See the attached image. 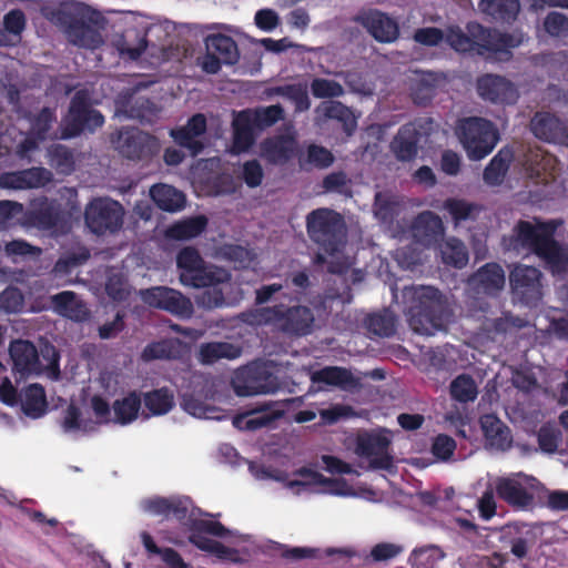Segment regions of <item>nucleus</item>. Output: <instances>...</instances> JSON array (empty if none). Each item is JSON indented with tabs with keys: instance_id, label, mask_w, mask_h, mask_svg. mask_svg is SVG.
Segmentation results:
<instances>
[{
	"instance_id": "obj_38",
	"label": "nucleus",
	"mask_w": 568,
	"mask_h": 568,
	"mask_svg": "<svg viewBox=\"0 0 568 568\" xmlns=\"http://www.w3.org/2000/svg\"><path fill=\"white\" fill-rule=\"evenodd\" d=\"M207 52L215 54L225 64H234L239 60V49L234 40L227 36L213 34L205 39Z\"/></svg>"
},
{
	"instance_id": "obj_32",
	"label": "nucleus",
	"mask_w": 568,
	"mask_h": 568,
	"mask_svg": "<svg viewBox=\"0 0 568 568\" xmlns=\"http://www.w3.org/2000/svg\"><path fill=\"white\" fill-rule=\"evenodd\" d=\"M160 109L148 98L142 95H131L125 104L116 110V115H124L130 119L152 122L159 114Z\"/></svg>"
},
{
	"instance_id": "obj_21",
	"label": "nucleus",
	"mask_w": 568,
	"mask_h": 568,
	"mask_svg": "<svg viewBox=\"0 0 568 568\" xmlns=\"http://www.w3.org/2000/svg\"><path fill=\"white\" fill-rule=\"evenodd\" d=\"M284 414V404L270 402L257 406L234 418V425L240 429L255 430L268 426Z\"/></svg>"
},
{
	"instance_id": "obj_27",
	"label": "nucleus",
	"mask_w": 568,
	"mask_h": 568,
	"mask_svg": "<svg viewBox=\"0 0 568 568\" xmlns=\"http://www.w3.org/2000/svg\"><path fill=\"white\" fill-rule=\"evenodd\" d=\"M52 308L61 316L81 322L89 317V310L83 302L70 291H64L50 297Z\"/></svg>"
},
{
	"instance_id": "obj_33",
	"label": "nucleus",
	"mask_w": 568,
	"mask_h": 568,
	"mask_svg": "<svg viewBox=\"0 0 568 568\" xmlns=\"http://www.w3.org/2000/svg\"><path fill=\"white\" fill-rule=\"evenodd\" d=\"M496 490L499 497L514 507L527 508L532 505L534 496L511 478H498Z\"/></svg>"
},
{
	"instance_id": "obj_34",
	"label": "nucleus",
	"mask_w": 568,
	"mask_h": 568,
	"mask_svg": "<svg viewBox=\"0 0 568 568\" xmlns=\"http://www.w3.org/2000/svg\"><path fill=\"white\" fill-rule=\"evenodd\" d=\"M242 354L240 345L230 342H213L202 344L199 359L203 364H213L220 359H235Z\"/></svg>"
},
{
	"instance_id": "obj_1",
	"label": "nucleus",
	"mask_w": 568,
	"mask_h": 568,
	"mask_svg": "<svg viewBox=\"0 0 568 568\" xmlns=\"http://www.w3.org/2000/svg\"><path fill=\"white\" fill-rule=\"evenodd\" d=\"M402 303L409 327L422 335L444 329L453 316L449 298L435 286H406L402 291Z\"/></svg>"
},
{
	"instance_id": "obj_4",
	"label": "nucleus",
	"mask_w": 568,
	"mask_h": 568,
	"mask_svg": "<svg viewBox=\"0 0 568 568\" xmlns=\"http://www.w3.org/2000/svg\"><path fill=\"white\" fill-rule=\"evenodd\" d=\"M180 282L195 288L222 284L230 280L226 270L206 264L194 247H184L176 255Z\"/></svg>"
},
{
	"instance_id": "obj_53",
	"label": "nucleus",
	"mask_w": 568,
	"mask_h": 568,
	"mask_svg": "<svg viewBox=\"0 0 568 568\" xmlns=\"http://www.w3.org/2000/svg\"><path fill=\"white\" fill-rule=\"evenodd\" d=\"M49 163L61 174H70L74 169L73 154L61 144L52 145L48 150Z\"/></svg>"
},
{
	"instance_id": "obj_58",
	"label": "nucleus",
	"mask_w": 568,
	"mask_h": 568,
	"mask_svg": "<svg viewBox=\"0 0 568 568\" xmlns=\"http://www.w3.org/2000/svg\"><path fill=\"white\" fill-rule=\"evenodd\" d=\"M445 42L457 52H471L469 33L464 32L457 26H449L445 29Z\"/></svg>"
},
{
	"instance_id": "obj_57",
	"label": "nucleus",
	"mask_w": 568,
	"mask_h": 568,
	"mask_svg": "<svg viewBox=\"0 0 568 568\" xmlns=\"http://www.w3.org/2000/svg\"><path fill=\"white\" fill-rule=\"evenodd\" d=\"M20 126L23 128V123L28 122L29 128L28 132L32 135L37 136L38 140H44L47 138V132L51 128L52 123V114L48 109H43L39 115L34 119L23 118L20 120Z\"/></svg>"
},
{
	"instance_id": "obj_3",
	"label": "nucleus",
	"mask_w": 568,
	"mask_h": 568,
	"mask_svg": "<svg viewBox=\"0 0 568 568\" xmlns=\"http://www.w3.org/2000/svg\"><path fill=\"white\" fill-rule=\"evenodd\" d=\"M508 251L521 253L532 251L542 258L554 273L568 272V250L560 247L552 239V229L544 224L521 221L511 234L503 239Z\"/></svg>"
},
{
	"instance_id": "obj_54",
	"label": "nucleus",
	"mask_w": 568,
	"mask_h": 568,
	"mask_svg": "<svg viewBox=\"0 0 568 568\" xmlns=\"http://www.w3.org/2000/svg\"><path fill=\"white\" fill-rule=\"evenodd\" d=\"M116 48L121 54H126L130 59H136L144 52L146 40L143 36L129 31L116 41Z\"/></svg>"
},
{
	"instance_id": "obj_43",
	"label": "nucleus",
	"mask_w": 568,
	"mask_h": 568,
	"mask_svg": "<svg viewBox=\"0 0 568 568\" xmlns=\"http://www.w3.org/2000/svg\"><path fill=\"white\" fill-rule=\"evenodd\" d=\"M182 343L176 338L164 339L148 345L142 352L144 361L170 359L180 356Z\"/></svg>"
},
{
	"instance_id": "obj_10",
	"label": "nucleus",
	"mask_w": 568,
	"mask_h": 568,
	"mask_svg": "<svg viewBox=\"0 0 568 568\" xmlns=\"http://www.w3.org/2000/svg\"><path fill=\"white\" fill-rule=\"evenodd\" d=\"M513 297L526 305H536L544 296L542 273L524 263L514 264L509 271Z\"/></svg>"
},
{
	"instance_id": "obj_45",
	"label": "nucleus",
	"mask_w": 568,
	"mask_h": 568,
	"mask_svg": "<svg viewBox=\"0 0 568 568\" xmlns=\"http://www.w3.org/2000/svg\"><path fill=\"white\" fill-rule=\"evenodd\" d=\"M45 407L47 402L43 388L38 384L29 386L22 402L24 414L32 418H39L44 414Z\"/></svg>"
},
{
	"instance_id": "obj_62",
	"label": "nucleus",
	"mask_w": 568,
	"mask_h": 568,
	"mask_svg": "<svg viewBox=\"0 0 568 568\" xmlns=\"http://www.w3.org/2000/svg\"><path fill=\"white\" fill-rule=\"evenodd\" d=\"M445 30L435 28V27H427V28H420L417 29L414 32L413 39L426 47H434L442 43L445 39Z\"/></svg>"
},
{
	"instance_id": "obj_41",
	"label": "nucleus",
	"mask_w": 568,
	"mask_h": 568,
	"mask_svg": "<svg viewBox=\"0 0 568 568\" xmlns=\"http://www.w3.org/2000/svg\"><path fill=\"white\" fill-rule=\"evenodd\" d=\"M141 407V398L135 394L116 399L112 405L113 422L126 425L136 419Z\"/></svg>"
},
{
	"instance_id": "obj_8",
	"label": "nucleus",
	"mask_w": 568,
	"mask_h": 568,
	"mask_svg": "<svg viewBox=\"0 0 568 568\" xmlns=\"http://www.w3.org/2000/svg\"><path fill=\"white\" fill-rule=\"evenodd\" d=\"M314 316L305 306L286 308L284 305L263 307L254 314V323L273 324L277 328L293 334L305 335L311 332Z\"/></svg>"
},
{
	"instance_id": "obj_64",
	"label": "nucleus",
	"mask_w": 568,
	"mask_h": 568,
	"mask_svg": "<svg viewBox=\"0 0 568 568\" xmlns=\"http://www.w3.org/2000/svg\"><path fill=\"white\" fill-rule=\"evenodd\" d=\"M398 204L394 196L378 193L375 199L374 212L383 221H387L396 212Z\"/></svg>"
},
{
	"instance_id": "obj_48",
	"label": "nucleus",
	"mask_w": 568,
	"mask_h": 568,
	"mask_svg": "<svg viewBox=\"0 0 568 568\" xmlns=\"http://www.w3.org/2000/svg\"><path fill=\"white\" fill-rule=\"evenodd\" d=\"M190 541L195 545L199 549L213 554L217 558L229 559L232 561L237 560L236 550L225 547L219 541L209 539L201 534L194 532L190 536Z\"/></svg>"
},
{
	"instance_id": "obj_49",
	"label": "nucleus",
	"mask_w": 568,
	"mask_h": 568,
	"mask_svg": "<svg viewBox=\"0 0 568 568\" xmlns=\"http://www.w3.org/2000/svg\"><path fill=\"white\" fill-rule=\"evenodd\" d=\"M450 394L460 403L473 402L477 398L478 387L469 375H459L450 384Z\"/></svg>"
},
{
	"instance_id": "obj_31",
	"label": "nucleus",
	"mask_w": 568,
	"mask_h": 568,
	"mask_svg": "<svg viewBox=\"0 0 568 568\" xmlns=\"http://www.w3.org/2000/svg\"><path fill=\"white\" fill-rule=\"evenodd\" d=\"M315 121L324 123L327 120L339 121L346 131H352L356 124L353 112L343 103L337 101L322 102L315 109Z\"/></svg>"
},
{
	"instance_id": "obj_35",
	"label": "nucleus",
	"mask_w": 568,
	"mask_h": 568,
	"mask_svg": "<svg viewBox=\"0 0 568 568\" xmlns=\"http://www.w3.org/2000/svg\"><path fill=\"white\" fill-rule=\"evenodd\" d=\"M150 195L159 209L176 212L184 207L185 196L175 187L168 184H155L150 189Z\"/></svg>"
},
{
	"instance_id": "obj_7",
	"label": "nucleus",
	"mask_w": 568,
	"mask_h": 568,
	"mask_svg": "<svg viewBox=\"0 0 568 568\" xmlns=\"http://www.w3.org/2000/svg\"><path fill=\"white\" fill-rule=\"evenodd\" d=\"M457 134L471 160L484 159L493 151L499 140L495 125L484 118L460 120Z\"/></svg>"
},
{
	"instance_id": "obj_26",
	"label": "nucleus",
	"mask_w": 568,
	"mask_h": 568,
	"mask_svg": "<svg viewBox=\"0 0 568 568\" xmlns=\"http://www.w3.org/2000/svg\"><path fill=\"white\" fill-rule=\"evenodd\" d=\"M361 21L379 42H392L398 37L397 23L383 12L369 11L361 18Z\"/></svg>"
},
{
	"instance_id": "obj_6",
	"label": "nucleus",
	"mask_w": 568,
	"mask_h": 568,
	"mask_svg": "<svg viewBox=\"0 0 568 568\" xmlns=\"http://www.w3.org/2000/svg\"><path fill=\"white\" fill-rule=\"evenodd\" d=\"M278 372L273 362L253 363L236 372L232 379L233 389L243 397L274 393L281 386Z\"/></svg>"
},
{
	"instance_id": "obj_51",
	"label": "nucleus",
	"mask_w": 568,
	"mask_h": 568,
	"mask_svg": "<svg viewBox=\"0 0 568 568\" xmlns=\"http://www.w3.org/2000/svg\"><path fill=\"white\" fill-rule=\"evenodd\" d=\"M144 405L153 415L166 414L174 405L173 394L163 388L145 393Z\"/></svg>"
},
{
	"instance_id": "obj_17",
	"label": "nucleus",
	"mask_w": 568,
	"mask_h": 568,
	"mask_svg": "<svg viewBox=\"0 0 568 568\" xmlns=\"http://www.w3.org/2000/svg\"><path fill=\"white\" fill-rule=\"evenodd\" d=\"M478 94L486 101L496 104L511 105L519 99L517 87L500 75L486 74L478 79Z\"/></svg>"
},
{
	"instance_id": "obj_44",
	"label": "nucleus",
	"mask_w": 568,
	"mask_h": 568,
	"mask_svg": "<svg viewBox=\"0 0 568 568\" xmlns=\"http://www.w3.org/2000/svg\"><path fill=\"white\" fill-rule=\"evenodd\" d=\"M513 160V153L508 149H501L490 161L484 172V180L490 185H498L503 182Z\"/></svg>"
},
{
	"instance_id": "obj_61",
	"label": "nucleus",
	"mask_w": 568,
	"mask_h": 568,
	"mask_svg": "<svg viewBox=\"0 0 568 568\" xmlns=\"http://www.w3.org/2000/svg\"><path fill=\"white\" fill-rule=\"evenodd\" d=\"M105 291L115 301H122L129 295V286L123 276L115 271H110L105 284Z\"/></svg>"
},
{
	"instance_id": "obj_63",
	"label": "nucleus",
	"mask_w": 568,
	"mask_h": 568,
	"mask_svg": "<svg viewBox=\"0 0 568 568\" xmlns=\"http://www.w3.org/2000/svg\"><path fill=\"white\" fill-rule=\"evenodd\" d=\"M23 297L17 288H7L0 294V312L17 313L21 310Z\"/></svg>"
},
{
	"instance_id": "obj_12",
	"label": "nucleus",
	"mask_w": 568,
	"mask_h": 568,
	"mask_svg": "<svg viewBox=\"0 0 568 568\" xmlns=\"http://www.w3.org/2000/svg\"><path fill=\"white\" fill-rule=\"evenodd\" d=\"M103 116L88 104L84 92H77L71 101L68 114L61 123V138L70 139L88 130L90 132L103 124Z\"/></svg>"
},
{
	"instance_id": "obj_19",
	"label": "nucleus",
	"mask_w": 568,
	"mask_h": 568,
	"mask_svg": "<svg viewBox=\"0 0 568 568\" xmlns=\"http://www.w3.org/2000/svg\"><path fill=\"white\" fill-rule=\"evenodd\" d=\"M530 130L541 141L568 145V125L552 113H535L530 120Z\"/></svg>"
},
{
	"instance_id": "obj_50",
	"label": "nucleus",
	"mask_w": 568,
	"mask_h": 568,
	"mask_svg": "<svg viewBox=\"0 0 568 568\" xmlns=\"http://www.w3.org/2000/svg\"><path fill=\"white\" fill-rule=\"evenodd\" d=\"M206 226V219L204 216H195L183 220L174 224L169 234L176 240H189L197 236Z\"/></svg>"
},
{
	"instance_id": "obj_24",
	"label": "nucleus",
	"mask_w": 568,
	"mask_h": 568,
	"mask_svg": "<svg viewBox=\"0 0 568 568\" xmlns=\"http://www.w3.org/2000/svg\"><path fill=\"white\" fill-rule=\"evenodd\" d=\"M486 446L491 450L505 452L510 448L513 437L509 428L495 415L488 414L480 418Z\"/></svg>"
},
{
	"instance_id": "obj_16",
	"label": "nucleus",
	"mask_w": 568,
	"mask_h": 568,
	"mask_svg": "<svg viewBox=\"0 0 568 568\" xmlns=\"http://www.w3.org/2000/svg\"><path fill=\"white\" fill-rule=\"evenodd\" d=\"M112 142L123 156L132 160L141 159L158 149L154 138L134 128L121 130Z\"/></svg>"
},
{
	"instance_id": "obj_20",
	"label": "nucleus",
	"mask_w": 568,
	"mask_h": 568,
	"mask_svg": "<svg viewBox=\"0 0 568 568\" xmlns=\"http://www.w3.org/2000/svg\"><path fill=\"white\" fill-rule=\"evenodd\" d=\"M261 156L273 164H284L294 156L297 151L296 133L288 130L285 134H280L264 140L261 145Z\"/></svg>"
},
{
	"instance_id": "obj_23",
	"label": "nucleus",
	"mask_w": 568,
	"mask_h": 568,
	"mask_svg": "<svg viewBox=\"0 0 568 568\" xmlns=\"http://www.w3.org/2000/svg\"><path fill=\"white\" fill-rule=\"evenodd\" d=\"M206 130V120L203 114L193 115L184 126L172 130L171 136L181 146L186 148L192 155L199 154L203 149L202 138Z\"/></svg>"
},
{
	"instance_id": "obj_29",
	"label": "nucleus",
	"mask_w": 568,
	"mask_h": 568,
	"mask_svg": "<svg viewBox=\"0 0 568 568\" xmlns=\"http://www.w3.org/2000/svg\"><path fill=\"white\" fill-rule=\"evenodd\" d=\"M414 237L425 244L436 242L444 234V224L438 215L426 211L420 213L413 224Z\"/></svg>"
},
{
	"instance_id": "obj_2",
	"label": "nucleus",
	"mask_w": 568,
	"mask_h": 568,
	"mask_svg": "<svg viewBox=\"0 0 568 568\" xmlns=\"http://www.w3.org/2000/svg\"><path fill=\"white\" fill-rule=\"evenodd\" d=\"M307 231L311 239L322 247L315 256L316 264H327L332 273H342L352 264L343 252L345 225L341 215L328 209H318L307 216Z\"/></svg>"
},
{
	"instance_id": "obj_5",
	"label": "nucleus",
	"mask_w": 568,
	"mask_h": 568,
	"mask_svg": "<svg viewBox=\"0 0 568 568\" xmlns=\"http://www.w3.org/2000/svg\"><path fill=\"white\" fill-rule=\"evenodd\" d=\"M9 353L14 369L22 376L39 375L47 371L51 377H58V353L51 345H45L39 355L31 342L17 339L10 344Z\"/></svg>"
},
{
	"instance_id": "obj_25",
	"label": "nucleus",
	"mask_w": 568,
	"mask_h": 568,
	"mask_svg": "<svg viewBox=\"0 0 568 568\" xmlns=\"http://www.w3.org/2000/svg\"><path fill=\"white\" fill-rule=\"evenodd\" d=\"M311 381L314 384L323 383L344 390H355L362 386L359 377L354 376L349 369L338 366H328L313 372Z\"/></svg>"
},
{
	"instance_id": "obj_55",
	"label": "nucleus",
	"mask_w": 568,
	"mask_h": 568,
	"mask_svg": "<svg viewBox=\"0 0 568 568\" xmlns=\"http://www.w3.org/2000/svg\"><path fill=\"white\" fill-rule=\"evenodd\" d=\"M311 91L317 99L339 98L345 93L338 81L325 78H315L311 83Z\"/></svg>"
},
{
	"instance_id": "obj_56",
	"label": "nucleus",
	"mask_w": 568,
	"mask_h": 568,
	"mask_svg": "<svg viewBox=\"0 0 568 568\" xmlns=\"http://www.w3.org/2000/svg\"><path fill=\"white\" fill-rule=\"evenodd\" d=\"M141 539L145 549L155 555H162L163 560L171 566V568H186V564L182 560L180 555L171 548L161 550L154 542L151 535L146 531L141 532Z\"/></svg>"
},
{
	"instance_id": "obj_13",
	"label": "nucleus",
	"mask_w": 568,
	"mask_h": 568,
	"mask_svg": "<svg viewBox=\"0 0 568 568\" xmlns=\"http://www.w3.org/2000/svg\"><path fill=\"white\" fill-rule=\"evenodd\" d=\"M23 224L52 234L65 233L69 230L67 214L60 204L47 197H38L30 203Z\"/></svg>"
},
{
	"instance_id": "obj_22",
	"label": "nucleus",
	"mask_w": 568,
	"mask_h": 568,
	"mask_svg": "<svg viewBox=\"0 0 568 568\" xmlns=\"http://www.w3.org/2000/svg\"><path fill=\"white\" fill-rule=\"evenodd\" d=\"M52 179V174L44 168H31L17 172H7L0 175V187L10 190H27L44 186Z\"/></svg>"
},
{
	"instance_id": "obj_52",
	"label": "nucleus",
	"mask_w": 568,
	"mask_h": 568,
	"mask_svg": "<svg viewBox=\"0 0 568 568\" xmlns=\"http://www.w3.org/2000/svg\"><path fill=\"white\" fill-rule=\"evenodd\" d=\"M366 326L375 335L387 337L395 333L396 318L392 312L384 311L368 316Z\"/></svg>"
},
{
	"instance_id": "obj_39",
	"label": "nucleus",
	"mask_w": 568,
	"mask_h": 568,
	"mask_svg": "<svg viewBox=\"0 0 568 568\" xmlns=\"http://www.w3.org/2000/svg\"><path fill=\"white\" fill-rule=\"evenodd\" d=\"M520 9L518 0H480L478 10L497 21H510Z\"/></svg>"
},
{
	"instance_id": "obj_60",
	"label": "nucleus",
	"mask_w": 568,
	"mask_h": 568,
	"mask_svg": "<svg viewBox=\"0 0 568 568\" xmlns=\"http://www.w3.org/2000/svg\"><path fill=\"white\" fill-rule=\"evenodd\" d=\"M548 34L556 38L568 37V18L559 12H550L544 21Z\"/></svg>"
},
{
	"instance_id": "obj_37",
	"label": "nucleus",
	"mask_w": 568,
	"mask_h": 568,
	"mask_svg": "<svg viewBox=\"0 0 568 568\" xmlns=\"http://www.w3.org/2000/svg\"><path fill=\"white\" fill-rule=\"evenodd\" d=\"M69 42L74 45L95 49L102 44L103 40L94 26L85 24L83 21H74L67 30Z\"/></svg>"
},
{
	"instance_id": "obj_30",
	"label": "nucleus",
	"mask_w": 568,
	"mask_h": 568,
	"mask_svg": "<svg viewBox=\"0 0 568 568\" xmlns=\"http://www.w3.org/2000/svg\"><path fill=\"white\" fill-rule=\"evenodd\" d=\"M420 139L422 135L415 124L404 125L392 142V150L397 159L409 161L416 156Z\"/></svg>"
},
{
	"instance_id": "obj_11",
	"label": "nucleus",
	"mask_w": 568,
	"mask_h": 568,
	"mask_svg": "<svg viewBox=\"0 0 568 568\" xmlns=\"http://www.w3.org/2000/svg\"><path fill=\"white\" fill-rule=\"evenodd\" d=\"M85 224L95 234L115 233L123 225V206L109 197H100L85 207Z\"/></svg>"
},
{
	"instance_id": "obj_28",
	"label": "nucleus",
	"mask_w": 568,
	"mask_h": 568,
	"mask_svg": "<svg viewBox=\"0 0 568 568\" xmlns=\"http://www.w3.org/2000/svg\"><path fill=\"white\" fill-rule=\"evenodd\" d=\"M253 114L250 111H242L234 115L232 121L234 153L247 151L254 142L253 134Z\"/></svg>"
},
{
	"instance_id": "obj_14",
	"label": "nucleus",
	"mask_w": 568,
	"mask_h": 568,
	"mask_svg": "<svg viewBox=\"0 0 568 568\" xmlns=\"http://www.w3.org/2000/svg\"><path fill=\"white\" fill-rule=\"evenodd\" d=\"M390 438L385 430L361 433L356 439L355 453L369 459L372 469H389L393 466L392 456L388 453Z\"/></svg>"
},
{
	"instance_id": "obj_59",
	"label": "nucleus",
	"mask_w": 568,
	"mask_h": 568,
	"mask_svg": "<svg viewBox=\"0 0 568 568\" xmlns=\"http://www.w3.org/2000/svg\"><path fill=\"white\" fill-rule=\"evenodd\" d=\"M284 110L280 104L257 109L253 114L255 124L260 128H267L283 119Z\"/></svg>"
},
{
	"instance_id": "obj_40",
	"label": "nucleus",
	"mask_w": 568,
	"mask_h": 568,
	"mask_svg": "<svg viewBox=\"0 0 568 568\" xmlns=\"http://www.w3.org/2000/svg\"><path fill=\"white\" fill-rule=\"evenodd\" d=\"M268 94L287 99L294 104L296 112H304L311 108L306 83L278 85L270 89Z\"/></svg>"
},
{
	"instance_id": "obj_15",
	"label": "nucleus",
	"mask_w": 568,
	"mask_h": 568,
	"mask_svg": "<svg viewBox=\"0 0 568 568\" xmlns=\"http://www.w3.org/2000/svg\"><path fill=\"white\" fill-rule=\"evenodd\" d=\"M141 298L152 307L165 310L172 314L190 317L193 305L189 298L179 291L165 286H156L141 291Z\"/></svg>"
},
{
	"instance_id": "obj_9",
	"label": "nucleus",
	"mask_w": 568,
	"mask_h": 568,
	"mask_svg": "<svg viewBox=\"0 0 568 568\" xmlns=\"http://www.w3.org/2000/svg\"><path fill=\"white\" fill-rule=\"evenodd\" d=\"M467 31L471 43V52L485 54L487 52L499 54V59H506L508 50L520 45L525 37L523 33H500L489 30L478 23H468Z\"/></svg>"
},
{
	"instance_id": "obj_46",
	"label": "nucleus",
	"mask_w": 568,
	"mask_h": 568,
	"mask_svg": "<svg viewBox=\"0 0 568 568\" xmlns=\"http://www.w3.org/2000/svg\"><path fill=\"white\" fill-rule=\"evenodd\" d=\"M444 209L449 213L456 226L463 222L476 219L480 211L479 206L457 199L445 201Z\"/></svg>"
},
{
	"instance_id": "obj_18",
	"label": "nucleus",
	"mask_w": 568,
	"mask_h": 568,
	"mask_svg": "<svg viewBox=\"0 0 568 568\" xmlns=\"http://www.w3.org/2000/svg\"><path fill=\"white\" fill-rule=\"evenodd\" d=\"M505 283L503 267L497 263H488L468 278L467 290L473 297L480 294L495 296L504 290Z\"/></svg>"
},
{
	"instance_id": "obj_42",
	"label": "nucleus",
	"mask_w": 568,
	"mask_h": 568,
	"mask_svg": "<svg viewBox=\"0 0 568 568\" xmlns=\"http://www.w3.org/2000/svg\"><path fill=\"white\" fill-rule=\"evenodd\" d=\"M442 261L457 268L464 267L468 263V252L464 243L456 239L449 237L439 245Z\"/></svg>"
},
{
	"instance_id": "obj_36",
	"label": "nucleus",
	"mask_w": 568,
	"mask_h": 568,
	"mask_svg": "<svg viewBox=\"0 0 568 568\" xmlns=\"http://www.w3.org/2000/svg\"><path fill=\"white\" fill-rule=\"evenodd\" d=\"M141 506L150 515L169 517L172 514L178 519H183L187 511L185 501L180 499L155 497L143 500Z\"/></svg>"
},
{
	"instance_id": "obj_47",
	"label": "nucleus",
	"mask_w": 568,
	"mask_h": 568,
	"mask_svg": "<svg viewBox=\"0 0 568 568\" xmlns=\"http://www.w3.org/2000/svg\"><path fill=\"white\" fill-rule=\"evenodd\" d=\"M61 427L64 433H87L94 429V423L81 416L79 408L69 405L61 418Z\"/></svg>"
}]
</instances>
